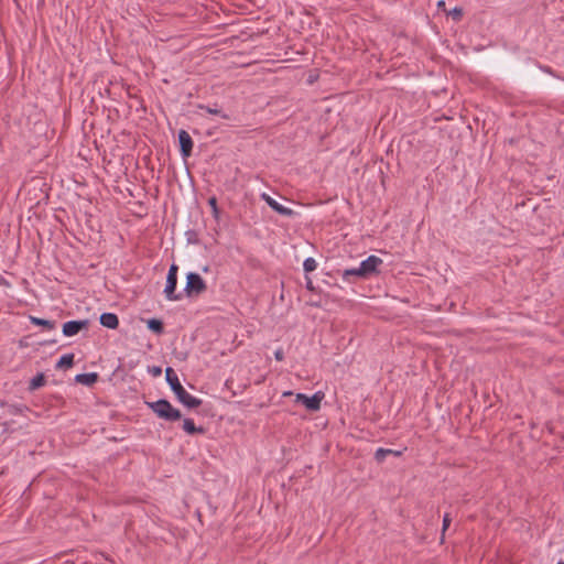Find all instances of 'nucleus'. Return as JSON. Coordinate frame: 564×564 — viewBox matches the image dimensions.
Here are the masks:
<instances>
[{
    "instance_id": "obj_12",
    "label": "nucleus",
    "mask_w": 564,
    "mask_h": 564,
    "mask_svg": "<svg viewBox=\"0 0 564 564\" xmlns=\"http://www.w3.org/2000/svg\"><path fill=\"white\" fill-rule=\"evenodd\" d=\"M402 455V451H394L390 448H378L375 453V459L378 464H381L384 462L387 456H395L399 457Z\"/></svg>"
},
{
    "instance_id": "obj_18",
    "label": "nucleus",
    "mask_w": 564,
    "mask_h": 564,
    "mask_svg": "<svg viewBox=\"0 0 564 564\" xmlns=\"http://www.w3.org/2000/svg\"><path fill=\"white\" fill-rule=\"evenodd\" d=\"M30 319L33 325L42 326L47 329H54L55 325H56L55 321L44 319V318H40V317L31 316Z\"/></svg>"
},
{
    "instance_id": "obj_8",
    "label": "nucleus",
    "mask_w": 564,
    "mask_h": 564,
    "mask_svg": "<svg viewBox=\"0 0 564 564\" xmlns=\"http://www.w3.org/2000/svg\"><path fill=\"white\" fill-rule=\"evenodd\" d=\"M178 143H180V152L184 160L189 158L193 152L194 142L192 137L186 130L178 131Z\"/></svg>"
},
{
    "instance_id": "obj_20",
    "label": "nucleus",
    "mask_w": 564,
    "mask_h": 564,
    "mask_svg": "<svg viewBox=\"0 0 564 564\" xmlns=\"http://www.w3.org/2000/svg\"><path fill=\"white\" fill-rule=\"evenodd\" d=\"M199 108H200V109H204L205 111H207V112H208V113H210V115H219V116H221V118H224V119H227V120H228V119H230V116H229V115H227V113L223 112V111H221L220 109H218V108H212V107H209V106H199Z\"/></svg>"
},
{
    "instance_id": "obj_29",
    "label": "nucleus",
    "mask_w": 564,
    "mask_h": 564,
    "mask_svg": "<svg viewBox=\"0 0 564 564\" xmlns=\"http://www.w3.org/2000/svg\"><path fill=\"white\" fill-rule=\"evenodd\" d=\"M305 286L311 292L315 291V286H314L313 281L311 280L310 276H306V285Z\"/></svg>"
},
{
    "instance_id": "obj_22",
    "label": "nucleus",
    "mask_w": 564,
    "mask_h": 564,
    "mask_svg": "<svg viewBox=\"0 0 564 564\" xmlns=\"http://www.w3.org/2000/svg\"><path fill=\"white\" fill-rule=\"evenodd\" d=\"M1 425L3 427V432H6V433H13L23 427L22 425H19L18 427H15L14 422H12V421H6Z\"/></svg>"
},
{
    "instance_id": "obj_6",
    "label": "nucleus",
    "mask_w": 564,
    "mask_h": 564,
    "mask_svg": "<svg viewBox=\"0 0 564 564\" xmlns=\"http://www.w3.org/2000/svg\"><path fill=\"white\" fill-rule=\"evenodd\" d=\"M382 264V259L377 256H369L366 260L361 261L359 264L360 272L364 274L365 279H369L373 274L379 273V265Z\"/></svg>"
},
{
    "instance_id": "obj_16",
    "label": "nucleus",
    "mask_w": 564,
    "mask_h": 564,
    "mask_svg": "<svg viewBox=\"0 0 564 564\" xmlns=\"http://www.w3.org/2000/svg\"><path fill=\"white\" fill-rule=\"evenodd\" d=\"M74 354L63 355L56 364L57 369H68L74 366Z\"/></svg>"
},
{
    "instance_id": "obj_3",
    "label": "nucleus",
    "mask_w": 564,
    "mask_h": 564,
    "mask_svg": "<svg viewBox=\"0 0 564 564\" xmlns=\"http://www.w3.org/2000/svg\"><path fill=\"white\" fill-rule=\"evenodd\" d=\"M207 290L206 282L196 272H189L186 275L185 293L188 297L199 295Z\"/></svg>"
},
{
    "instance_id": "obj_25",
    "label": "nucleus",
    "mask_w": 564,
    "mask_h": 564,
    "mask_svg": "<svg viewBox=\"0 0 564 564\" xmlns=\"http://www.w3.org/2000/svg\"><path fill=\"white\" fill-rule=\"evenodd\" d=\"M208 204L210 205V207L213 208V213L215 216H217L218 214V207H217V199L216 197H210L208 199Z\"/></svg>"
},
{
    "instance_id": "obj_14",
    "label": "nucleus",
    "mask_w": 564,
    "mask_h": 564,
    "mask_svg": "<svg viewBox=\"0 0 564 564\" xmlns=\"http://www.w3.org/2000/svg\"><path fill=\"white\" fill-rule=\"evenodd\" d=\"M341 278L347 282H352V278L365 280L364 274L360 272V267L344 270L341 273Z\"/></svg>"
},
{
    "instance_id": "obj_30",
    "label": "nucleus",
    "mask_w": 564,
    "mask_h": 564,
    "mask_svg": "<svg viewBox=\"0 0 564 564\" xmlns=\"http://www.w3.org/2000/svg\"><path fill=\"white\" fill-rule=\"evenodd\" d=\"M436 6L438 9L446 11V3L444 0H440Z\"/></svg>"
},
{
    "instance_id": "obj_1",
    "label": "nucleus",
    "mask_w": 564,
    "mask_h": 564,
    "mask_svg": "<svg viewBox=\"0 0 564 564\" xmlns=\"http://www.w3.org/2000/svg\"><path fill=\"white\" fill-rule=\"evenodd\" d=\"M165 379L170 384L171 390L176 395L177 400L188 409H196L202 405L203 401L192 394H189L184 387L181 384L177 375L173 368L167 367L165 369Z\"/></svg>"
},
{
    "instance_id": "obj_15",
    "label": "nucleus",
    "mask_w": 564,
    "mask_h": 564,
    "mask_svg": "<svg viewBox=\"0 0 564 564\" xmlns=\"http://www.w3.org/2000/svg\"><path fill=\"white\" fill-rule=\"evenodd\" d=\"M148 328L156 335H162L164 333V324L159 318H150L147 322Z\"/></svg>"
},
{
    "instance_id": "obj_24",
    "label": "nucleus",
    "mask_w": 564,
    "mask_h": 564,
    "mask_svg": "<svg viewBox=\"0 0 564 564\" xmlns=\"http://www.w3.org/2000/svg\"><path fill=\"white\" fill-rule=\"evenodd\" d=\"M451 522H452V518H451L449 513H445V516L443 517L442 539L444 538L445 531L449 528Z\"/></svg>"
},
{
    "instance_id": "obj_13",
    "label": "nucleus",
    "mask_w": 564,
    "mask_h": 564,
    "mask_svg": "<svg viewBox=\"0 0 564 564\" xmlns=\"http://www.w3.org/2000/svg\"><path fill=\"white\" fill-rule=\"evenodd\" d=\"M183 430L189 435L205 433V429L203 426H196L192 419H184Z\"/></svg>"
},
{
    "instance_id": "obj_27",
    "label": "nucleus",
    "mask_w": 564,
    "mask_h": 564,
    "mask_svg": "<svg viewBox=\"0 0 564 564\" xmlns=\"http://www.w3.org/2000/svg\"><path fill=\"white\" fill-rule=\"evenodd\" d=\"M187 240L191 243H197L198 239L196 238V232L193 230L187 231Z\"/></svg>"
},
{
    "instance_id": "obj_21",
    "label": "nucleus",
    "mask_w": 564,
    "mask_h": 564,
    "mask_svg": "<svg viewBox=\"0 0 564 564\" xmlns=\"http://www.w3.org/2000/svg\"><path fill=\"white\" fill-rule=\"evenodd\" d=\"M306 273L314 271L317 268V262L314 258H306L303 263Z\"/></svg>"
},
{
    "instance_id": "obj_23",
    "label": "nucleus",
    "mask_w": 564,
    "mask_h": 564,
    "mask_svg": "<svg viewBox=\"0 0 564 564\" xmlns=\"http://www.w3.org/2000/svg\"><path fill=\"white\" fill-rule=\"evenodd\" d=\"M447 15H451L455 21H459L463 17V9L456 7L452 11L447 12Z\"/></svg>"
},
{
    "instance_id": "obj_10",
    "label": "nucleus",
    "mask_w": 564,
    "mask_h": 564,
    "mask_svg": "<svg viewBox=\"0 0 564 564\" xmlns=\"http://www.w3.org/2000/svg\"><path fill=\"white\" fill-rule=\"evenodd\" d=\"M99 322L104 327L109 329H117L119 327V318L115 313H102Z\"/></svg>"
},
{
    "instance_id": "obj_32",
    "label": "nucleus",
    "mask_w": 564,
    "mask_h": 564,
    "mask_svg": "<svg viewBox=\"0 0 564 564\" xmlns=\"http://www.w3.org/2000/svg\"><path fill=\"white\" fill-rule=\"evenodd\" d=\"M545 72H547V73L552 74V72H551V68H550V67L545 68Z\"/></svg>"
},
{
    "instance_id": "obj_11",
    "label": "nucleus",
    "mask_w": 564,
    "mask_h": 564,
    "mask_svg": "<svg viewBox=\"0 0 564 564\" xmlns=\"http://www.w3.org/2000/svg\"><path fill=\"white\" fill-rule=\"evenodd\" d=\"M99 379V376L97 372H88V373H79L75 377V381L77 383L91 387L95 384Z\"/></svg>"
},
{
    "instance_id": "obj_7",
    "label": "nucleus",
    "mask_w": 564,
    "mask_h": 564,
    "mask_svg": "<svg viewBox=\"0 0 564 564\" xmlns=\"http://www.w3.org/2000/svg\"><path fill=\"white\" fill-rule=\"evenodd\" d=\"M89 321L88 319H78V321H68L63 324L62 332L64 336L72 337L77 335L79 332L84 329H88Z\"/></svg>"
},
{
    "instance_id": "obj_26",
    "label": "nucleus",
    "mask_w": 564,
    "mask_h": 564,
    "mask_svg": "<svg viewBox=\"0 0 564 564\" xmlns=\"http://www.w3.org/2000/svg\"><path fill=\"white\" fill-rule=\"evenodd\" d=\"M149 372L152 373L153 377H159L162 373V368L159 366H153L149 368Z\"/></svg>"
},
{
    "instance_id": "obj_31",
    "label": "nucleus",
    "mask_w": 564,
    "mask_h": 564,
    "mask_svg": "<svg viewBox=\"0 0 564 564\" xmlns=\"http://www.w3.org/2000/svg\"><path fill=\"white\" fill-rule=\"evenodd\" d=\"M283 395H292V392L291 391H288V392H284Z\"/></svg>"
},
{
    "instance_id": "obj_5",
    "label": "nucleus",
    "mask_w": 564,
    "mask_h": 564,
    "mask_svg": "<svg viewBox=\"0 0 564 564\" xmlns=\"http://www.w3.org/2000/svg\"><path fill=\"white\" fill-rule=\"evenodd\" d=\"M324 393L322 391H317L312 397H307L304 393H297L295 395V402L302 403L308 411H318L321 409V402L324 399Z\"/></svg>"
},
{
    "instance_id": "obj_9",
    "label": "nucleus",
    "mask_w": 564,
    "mask_h": 564,
    "mask_svg": "<svg viewBox=\"0 0 564 564\" xmlns=\"http://www.w3.org/2000/svg\"><path fill=\"white\" fill-rule=\"evenodd\" d=\"M260 198L264 200L275 213L285 217H292L295 215L294 210L291 208L284 207L280 203H278L274 198H272L269 194L262 193Z\"/></svg>"
},
{
    "instance_id": "obj_28",
    "label": "nucleus",
    "mask_w": 564,
    "mask_h": 564,
    "mask_svg": "<svg viewBox=\"0 0 564 564\" xmlns=\"http://www.w3.org/2000/svg\"><path fill=\"white\" fill-rule=\"evenodd\" d=\"M274 358L278 360V361H282L284 359V352L281 348L276 349L274 351Z\"/></svg>"
},
{
    "instance_id": "obj_17",
    "label": "nucleus",
    "mask_w": 564,
    "mask_h": 564,
    "mask_svg": "<svg viewBox=\"0 0 564 564\" xmlns=\"http://www.w3.org/2000/svg\"><path fill=\"white\" fill-rule=\"evenodd\" d=\"M46 382V378L44 373H37L35 377H33L29 383V390L35 391L43 387Z\"/></svg>"
},
{
    "instance_id": "obj_2",
    "label": "nucleus",
    "mask_w": 564,
    "mask_h": 564,
    "mask_svg": "<svg viewBox=\"0 0 564 564\" xmlns=\"http://www.w3.org/2000/svg\"><path fill=\"white\" fill-rule=\"evenodd\" d=\"M145 404L158 415V417L167 422H175L182 417L181 411L174 408L166 399L145 402Z\"/></svg>"
},
{
    "instance_id": "obj_33",
    "label": "nucleus",
    "mask_w": 564,
    "mask_h": 564,
    "mask_svg": "<svg viewBox=\"0 0 564 564\" xmlns=\"http://www.w3.org/2000/svg\"><path fill=\"white\" fill-rule=\"evenodd\" d=\"M557 564H564V561H560V562H557Z\"/></svg>"
},
{
    "instance_id": "obj_4",
    "label": "nucleus",
    "mask_w": 564,
    "mask_h": 564,
    "mask_svg": "<svg viewBox=\"0 0 564 564\" xmlns=\"http://www.w3.org/2000/svg\"><path fill=\"white\" fill-rule=\"evenodd\" d=\"M177 271L178 267L175 263L170 265L164 289V294L169 301H178L182 299L181 293H175L177 285Z\"/></svg>"
},
{
    "instance_id": "obj_19",
    "label": "nucleus",
    "mask_w": 564,
    "mask_h": 564,
    "mask_svg": "<svg viewBox=\"0 0 564 564\" xmlns=\"http://www.w3.org/2000/svg\"><path fill=\"white\" fill-rule=\"evenodd\" d=\"M28 410H29V408L26 405L11 404V405H8L7 413L10 414V415H18V414H21V413H23L24 411H28Z\"/></svg>"
}]
</instances>
